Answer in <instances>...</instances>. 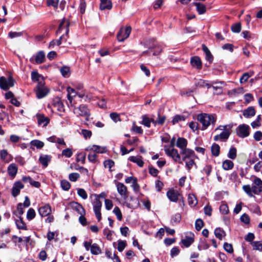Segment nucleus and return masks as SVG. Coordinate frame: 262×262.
<instances>
[{"mask_svg": "<svg viewBox=\"0 0 262 262\" xmlns=\"http://www.w3.org/2000/svg\"><path fill=\"white\" fill-rule=\"evenodd\" d=\"M217 117L214 114H201L198 116V120L202 124V129H206L210 125H214Z\"/></svg>", "mask_w": 262, "mask_h": 262, "instance_id": "nucleus-1", "label": "nucleus"}, {"mask_svg": "<svg viewBox=\"0 0 262 262\" xmlns=\"http://www.w3.org/2000/svg\"><path fill=\"white\" fill-rule=\"evenodd\" d=\"M73 113L77 116L84 117L86 121H89L90 120L91 116L90 111L85 105H80L78 107H74Z\"/></svg>", "mask_w": 262, "mask_h": 262, "instance_id": "nucleus-2", "label": "nucleus"}, {"mask_svg": "<svg viewBox=\"0 0 262 262\" xmlns=\"http://www.w3.org/2000/svg\"><path fill=\"white\" fill-rule=\"evenodd\" d=\"M164 150L166 154L169 157H171L176 162L182 164L181 157V155L180 152L179 153L177 149L173 148H170L165 147Z\"/></svg>", "mask_w": 262, "mask_h": 262, "instance_id": "nucleus-3", "label": "nucleus"}, {"mask_svg": "<svg viewBox=\"0 0 262 262\" xmlns=\"http://www.w3.org/2000/svg\"><path fill=\"white\" fill-rule=\"evenodd\" d=\"M14 85V80L11 76L6 78L4 77L0 78V87L4 90H7Z\"/></svg>", "mask_w": 262, "mask_h": 262, "instance_id": "nucleus-4", "label": "nucleus"}, {"mask_svg": "<svg viewBox=\"0 0 262 262\" xmlns=\"http://www.w3.org/2000/svg\"><path fill=\"white\" fill-rule=\"evenodd\" d=\"M36 97L38 99L45 97L48 93V89L44 86V82L40 81L38 83L35 91Z\"/></svg>", "mask_w": 262, "mask_h": 262, "instance_id": "nucleus-5", "label": "nucleus"}, {"mask_svg": "<svg viewBox=\"0 0 262 262\" xmlns=\"http://www.w3.org/2000/svg\"><path fill=\"white\" fill-rule=\"evenodd\" d=\"M236 133L241 138L247 137L250 134V127L245 124L239 125L236 128Z\"/></svg>", "mask_w": 262, "mask_h": 262, "instance_id": "nucleus-6", "label": "nucleus"}, {"mask_svg": "<svg viewBox=\"0 0 262 262\" xmlns=\"http://www.w3.org/2000/svg\"><path fill=\"white\" fill-rule=\"evenodd\" d=\"M180 154L182 156V162H186L192 159H195L196 156L193 150L190 149H184L180 151Z\"/></svg>", "mask_w": 262, "mask_h": 262, "instance_id": "nucleus-7", "label": "nucleus"}, {"mask_svg": "<svg viewBox=\"0 0 262 262\" xmlns=\"http://www.w3.org/2000/svg\"><path fill=\"white\" fill-rule=\"evenodd\" d=\"M130 32V27H127L126 28H121L117 34V39L118 41H123L129 36Z\"/></svg>", "mask_w": 262, "mask_h": 262, "instance_id": "nucleus-8", "label": "nucleus"}, {"mask_svg": "<svg viewBox=\"0 0 262 262\" xmlns=\"http://www.w3.org/2000/svg\"><path fill=\"white\" fill-rule=\"evenodd\" d=\"M85 150L87 151H90L96 154L98 153L102 154L106 152L105 147H101L96 145H90L85 149Z\"/></svg>", "mask_w": 262, "mask_h": 262, "instance_id": "nucleus-9", "label": "nucleus"}, {"mask_svg": "<svg viewBox=\"0 0 262 262\" xmlns=\"http://www.w3.org/2000/svg\"><path fill=\"white\" fill-rule=\"evenodd\" d=\"M101 207H102L101 202L99 200L96 199L94 204L93 210H94L95 215H96L97 219H98V221H100L101 219Z\"/></svg>", "mask_w": 262, "mask_h": 262, "instance_id": "nucleus-10", "label": "nucleus"}, {"mask_svg": "<svg viewBox=\"0 0 262 262\" xmlns=\"http://www.w3.org/2000/svg\"><path fill=\"white\" fill-rule=\"evenodd\" d=\"M116 186L118 193L124 200H126L128 197L127 187L123 183L120 182L117 183Z\"/></svg>", "mask_w": 262, "mask_h": 262, "instance_id": "nucleus-11", "label": "nucleus"}, {"mask_svg": "<svg viewBox=\"0 0 262 262\" xmlns=\"http://www.w3.org/2000/svg\"><path fill=\"white\" fill-rule=\"evenodd\" d=\"M45 60V54L43 51H40L38 52L34 59L33 57L30 58V61L31 62H33L34 61H35V63L37 64H40L43 63Z\"/></svg>", "mask_w": 262, "mask_h": 262, "instance_id": "nucleus-12", "label": "nucleus"}, {"mask_svg": "<svg viewBox=\"0 0 262 262\" xmlns=\"http://www.w3.org/2000/svg\"><path fill=\"white\" fill-rule=\"evenodd\" d=\"M24 187V185L21 182L18 181L15 182L12 187V195L14 197L17 196L19 194L20 190L23 189Z\"/></svg>", "mask_w": 262, "mask_h": 262, "instance_id": "nucleus-13", "label": "nucleus"}, {"mask_svg": "<svg viewBox=\"0 0 262 262\" xmlns=\"http://www.w3.org/2000/svg\"><path fill=\"white\" fill-rule=\"evenodd\" d=\"M36 118L38 125H42L43 127L46 126L49 123V119L44 115L39 114L36 115Z\"/></svg>", "mask_w": 262, "mask_h": 262, "instance_id": "nucleus-14", "label": "nucleus"}, {"mask_svg": "<svg viewBox=\"0 0 262 262\" xmlns=\"http://www.w3.org/2000/svg\"><path fill=\"white\" fill-rule=\"evenodd\" d=\"M194 235L190 233L188 235H186L185 238L182 239L181 243L186 248L189 247L194 242Z\"/></svg>", "mask_w": 262, "mask_h": 262, "instance_id": "nucleus-15", "label": "nucleus"}, {"mask_svg": "<svg viewBox=\"0 0 262 262\" xmlns=\"http://www.w3.org/2000/svg\"><path fill=\"white\" fill-rule=\"evenodd\" d=\"M70 206L74 210L80 215L85 214V211L83 207L79 203L75 202L71 203Z\"/></svg>", "mask_w": 262, "mask_h": 262, "instance_id": "nucleus-16", "label": "nucleus"}, {"mask_svg": "<svg viewBox=\"0 0 262 262\" xmlns=\"http://www.w3.org/2000/svg\"><path fill=\"white\" fill-rule=\"evenodd\" d=\"M230 135L229 130L223 131L219 135H217L214 137V140L215 141L221 140L222 141H226Z\"/></svg>", "mask_w": 262, "mask_h": 262, "instance_id": "nucleus-17", "label": "nucleus"}, {"mask_svg": "<svg viewBox=\"0 0 262 262\" xmlns=\"http://www.w3.org/2000/svg\"><path fill=\"white\" fill-rule=\"evenodd\" d=\"M38 212L42 216H46L51 213V208L49 204H46L43 206L39 208Z\"/></svg>", "mask_w": 262, "mask_h": 262, "instance_id": "nucleus-18", "label": "nucleus"}, {"mask_svg": "<svg viewBox=\"0 0 262 262\" xmlns=\"http://www.w3.org/2000/svg\"><path fill=\"white\" fill-rule=\"evenodd\" d=\"M187 141L186 139L182 137H179L178 138L176 142V146L181 149V150L184 149H188L187 148Z\"/></svg>", "mask_w": 262, "mask_h": 262, "instance_id": "nucleus-19", "label": "nucleus"}, {"mask_svg": "<svg viewBox=\"0 0 262 262\" xmlns=\"http://www.w3.org/2000/svg\"><path fill=\"white\" fill-rule=\"evenodd\" d=\"M167 196L171 201L176 202L178 200L180 194L177 191L170 190L167 192Z\"/></svg>", "mask_w": 262, "mask_h": 262, "instance_id": "nucleus-20", "label": "nucleus"}, {"mask_svg": "<svg viewBox=\"0 0 262 262\" xmlns=\"http://www.w3.org/2000/svg\"><path fill=\"white\" fill-rule=\"evenodd\" d=\"M190 63L192 67H195L197 69L200 70L202 67L201 59L198 56L192 57L190 59Z\"/></svg>", "mask_w": 262, "mask_h": 262, "instance_id": "nucleus-21", "label": "nucleus"}, {"mask_svg": "<svg viewBox=\"0 0 262 262\" xmlns=\"http://www.w3.org/2000/svg\"><path fill=\"white\" fill-rule=\"evenodd\" d=\"M51 160V156L46 155H41L39 158V161L44 167L48 166V164L50 162Z\"/></svg>", "mask_w": 262, "mask_h": 262, "instance_id": "nucleus-22", "label": "nucleus"}, {"mask_svg": "<svg viewBox=\"0 0 262 262\" xmlns=\"http://www.w3.org/2000/svg\"><path fill=\"white\" fill-rule=\"evenodd\" d=\"M54 108L59 112H64V107L63 104L59 99H57L53 102Z\"/></svg>", "mask_w": 262, "mask_h": 262, "instance_id": "nucleus-23", "label": "nucleus"}, {"mask_svg": "<svg viewBox=\"0 0 262 262\" xmlns=\"http://www.w3.org/2000/svg\"><path fill=\"white\" fill-rule=\"evenodd\" d=\"M243 116L246 118H250L255 115V110L253 106H250L243 111Z\"/></svg>", "mask_w": 262, "mask_h": 262, "instance_id": "nucleus-24", "label": "nucleus"}, {"mask_svg": "<svg viewBox=\"0 0 262 262\" xmlns=\"http://www.w3.org/2000/svg\"><path fill=\"white\" fill-rule=\"evenodd\" d=\"M17 167L14 163H12L8 167V172L10 176L14 177L17 172Z\"/></svg>", "mask_w": 262, "mask_h": 262, "instance_id": "nucleus-25", "label": "nucleus"}, {"mask_svg": "<svg viewBox=\"0 0 262 262\" xmlns=\"http://www.w3.org/2000/svg\"><path fill=\"white\" fill-rule=\"evenodd\" d=\"M100 9L101 10H110L112 8V3L109 0H100Z\"/></svg>", "mask_w": 262, "mask_h": 262, "instance_id": "nucleus-26", "label": "nucleus"}, {"mask_svg": "<svg viewBox=\"0 0 262 262\" xmlns=\"http://www.w3.org/2000/svg\"><path fill=\"white\" fill-rule=\"evenodd\" d=\"M67 91L68 92V99L70 103L72 104L73 98L77 95V93L74 89L70 86L67 88Z\"/></svg>", "mask_w": 262, "mask_h": 262, "instance_id": "nucleus-27", "label": "nucleus"}, {"mask_svg": "<svg viewBox=\"0 0 262 262\" xmlns=\"http://www.w3.org/2000/svg\"><path fill=\"white\" fill-rule=\"evenodd\" d=\"M0 156L2 159L6 162H9L12 160V156L9 155L7 150L3 149L0 151Z\"/></svg>", "mask_w": 262, "mask_h": 262, "instance_id": "nucleus-28", "label": "nucleus"}, {"mask_svg": "<svg viewBox=\"0 0 262 262\" xmlns=\"http://www.w3.org/2000/svg\"><path fill=\"white\" fill-rule=\"evenodd\" d=\"M202 49L206 55V59L209 62V63H211L212 62L213 57L212 55L211 52H210L209 50L208 49V48L205 46L204 45H203L202 46Z\"/></svg>", "mask_w": 262, "mask_h": 262, "instance_id": "nucleus-29", "label": "nucleus"}, {"mask_svg": "<svg viewBox=\"0 0 262 262\" xmlns=\"http://www.w3.org/2000/svg\"><path fill=\"white\" fill-rule=\"evenodd\" d=\"M193 5H194L196 8V10L199 14H204L206 11V6L200 3H193Z\"/></svg>", "mask_w": 262, "mask_h": 262, "instance_id": "nucleus-30", "label": "nucleus"}, {"mask_svg": "<svg viewBox=\"0 0 262 262\" xmlns=\"http://www.w3.org/2000/svg\"><path fill=\"white\" fill-rule=\"evenodd\" d=\"M31 78L33 81L38 82V83L40 81L44 82L43 77L39 75L36 71L32 72Z\"/></svg>", "mask_w": 262, "mask_h": 262, "instance_id": "nucleus-31", "label": "nucleus"}, {"mask_svg": "<svg viewBox=\"0 0 262 262\" xmlns=\"http://www.w3.org/2000/svg\"><path fill=\"white\" fill-rule=\"evenodd\" d=\"M214 234L215 237L220 240H222L226 235L225 232L220 228H217L214 230Z\"/></svg>", "mask_w": 262, "mask_h": 262, "instance_id": "nucleus-32", "label": "nucleus"}, {"mask_svg": "<svg viewBox=\"0 0 262 262\" xmlns=\"http://www.w3.org/2000/svg\"><path fill=\"white\" fill-rule=\"evenodd\" d=\"M129 161L137 163V164L140 167H143L144 162L141 159V157L132 156L129 158Z\"/></svg>", "mask_w": 262, "mask_h": 262, "instance_id": "nucleus-33", "label": "nucleus"}, {"mask_svg": "<svg viewBox=\"0 0 262 262\" xmlns=\"http://www.w3.org/2000/svg\"><path fill=\"white\" fill-rule=\"evenodd\" d=\"M60 73L62 76L65 78L69 77L71 75L70 68L67 66H63L60 69Z\"/></svg>", "mask_w": 262, "mask_h": 262, "instance_id": "nucleus-34", "label": "nucleus"}, {"mask_svg": "<svg viewBox=\"0 0 262 262\" xmlns=\"http://www.w3.org/2000/svg\"><path fill=\"white\" fill-rule=\"evenodd\" d=\"M234 166V163L232 161L229 160H226L223 163L222 167L225 170H230Z\"/></svg>", "mask_w": 262, "mask_h": 262, "instance_id": "nucleus-35", "label": "nucleus"}, {"mask_svg": "<svg viewBox=\"0 0 262 262\" xmlns=\"http://www.w3.org/2000/svg\"><path fill=\"white\" fill-rule=\"evenodd\" d=\"M154 49L152 55L154 56L160 54L162 51V48L160 45H155L154 47H149V50L151 51Z\"/></svg>", "mask_w": 262, "mask_h": 262, "instance_id": "nucleus-36", "label": "nucleus"}, {"mask_svg": "<svg viewBox=\"0 0 262 262\" xmlns=\"http://www.w3.org/2000/svg\"><path fill=\"white\" fill-rule=\"evenodd\" d=\"M15 224L19 229L27 230V226L21 217H19V219L15 221Z\"/></svg>", "mask_w": 262, "mask_h": 262, "instance_id": "nucleus-37", "label": "nucleus"}, {"mask_svg": "<svg viewBox=\"0 0 262 262\" xmlns=\"http://www.w3.org/2000/svg\"><path fill=\"white\" fill-rule=\"evenodd\" d=\"M188 203L191 206H195L198 204V201L195 196L192 194H189L188 196Z\"/></svg>", "mask_w": 262, "mask_h": 262, "instance_id": "nucleus-38", "label": "nucleus"}, {"mask_svg": "<svg viewBox=\"0 0 262 262\" xmlns=\"http://www.w3.org/2000/svg\"><path fill=\"white\" fill-rule=\"evenodd\" d=\"M91 252L92 254L98 255L101 253V249L97 244H93L91 246Z\"/></svg>", "mask_w": 262, "mask_h": 262, "instance_id": "nucleus-39", "label": "nucleus"}, {"mask_svg": "<svg viewBox=\"0 0 262 262\" xmlns=\"http://www.w3.org/2000/svg\"><path fill=\"white\" fill-rule=\"evenodd\" d=\"M195 85L196 87H207L208 89L210 88L211 87V85L209 84L206 81L202 80V79H199V80L196 81L195 83Z\"/></svg>", "mask_w": 262, "mask_h": 262, "instance_id": "nucleus-40", "label": "nucleus"}, {"mask_svg": "<svg viewBox=\"0 0 262 262\" xmlns=\"http://www.w3.org/2000/svg\"><path fill=\"white\" fill-rule=\"evenodd\" d=\"M152 120L154 119H150L146 115H144L142 116L141 124L147 127H149L150 126V123L152 122Z\"/></svg>", "mask_w": 262, "mask_h": 262, "instance_id": "nucleus-41", "label": "nucleus"}, {"mask_svg": "<svg viewBox=\"0 0 262 262\" xmlns=\"http://www.w3.org/2000/svg\"><path fill=\"white\" fill-rule=\"evenodd\" d=\"M166 120L165 116H160L158 115V119L156 120H152V123L156 125V124L162 125Z\"/></svg>", "mask_w": 262, "mask_h": 262, "instance_id": "nucleus-42", "label": "nucleus"}, {"mask_svg": "<svg viewBox=\"0 0 262 262\" xmlns=\"http://www.w3.org/2000/svg\"><path fill=\"white\" fill-rule=\"evenodd\" d=\"M220 151V147L217 144H213L211 146V152L212 154L215 157L219 155Z\"/></svg>", "mask_w": 262, "mask_h": 262, "instance_id": "nucleus-43", "label": "nucleus"}, {"mask_svg": "<svg viewBox=\"0 0 262 262\" xmlns=\"http://www.w3.org/2000/svg\"><path fill=\"white\" fill-rule=\"evenodd\" d=\"M254 250H258L262 252V242L260 241H255L251 243Z\"/></svg>", "mask_w": 262, "mask_h": 262, "instance_id": "nucleus-44", "label": "nucleus"}, {"mask_svg": "<svg viewBox=\"0 0 262 262\" xmlns=\"http://www.w3.org/2000/svg\"><path fill=\"white\" fill-rule=\"evenodd\" d=\"M195 159H192L190 160H188L186 162H185V167L188 170V171H190V169L192 168V167L193 166H196V164L194 162Z\"/></svg>", "mask_w": 262, "mask_h": 262, "instance_id": "nucleus-45", "label": "nucleus"}, {"mask_svg": "<svg viewBox=\"0 0 262 262\" xmlns=\"http://www.w3.org/2000/svg\"><path fill=\"white\" fill-rule=\"evenodd\" d=\"M60 185L62 189L65 191L68 190L71 187L70 183L66 180H63L61 181Z\"/></svg>", "mask_w": 262, "mask_h": 262, "instance_id": "nucleus-46", "label": "nucleus"}, {"mask_svg": "<svg viewBox=\"0 0 262 262\" xmlns=\"http://www.w3.org/2000/svg\"><path fill=\"white\" fill-rule=\"evenodd\" d=\"M32 146H35L37 148H41L44 146V143L40 140H34L31 142Z\"/></svg>", "mask_w": 262, "mask_h": 262, "instance_id": "nucleus-47", "label": "nucleus"}, {"mask_svg": "<svg viewBox=\"0 0 262 262\" xmlns=\"http://www.w3.org/2000/svg\"><path fill=\"white\" fill-rule=\"evenodd\" d=\"M228 157L231 159H235L236 157V149L235 147H231L228 154Z\"/></svg>", "mask_w": 262, "mask_h": 262, "instance_id": "nucleus-48", "label": "nucleus"}, {"mask_svg": "<svg viewBox=\"0 0 262 262\" xmlns=\"http://www.w3.org/2000/svg\"><path fill=\"white\" fill-rule=\"evenodd\" d=\"M231 29L234 33L240 32L241 31V24L240 23H238L232 25Z\"/></svg>", "mask_w": 262, "mask_h": 262, "instance_id": "nucleus-49", "label": "nucleus"}, {"mask_svg": "<svg viewBox=\"0 0 262 262\" xmlns=\"http://www.w3.org/2000/svg\"><path fill=\"white\" fill-rule=\"evenodd\" d=\"M115 163L112 160H105L103 162L105 168H108L110 171H112L111 168L114 166Z\"/></svg>", "mask_w": 262, "mask_h": 262, "instance_id": "nucleus-50", "label": "nucleus"}, {"mask_svg": "<svg viewBox=\"0 0 262 262\" xmlns=\"http://www.w3.org/2000/svg\"><path fill=\"white\" fill-rule=\"evenodd\" d=\"M36 213L33 208H30L27 213V218L28 220H31L35 216Z\"/></svg>", "mask_w": 262, "mask_h": 262, "instance_id": "nucleus-51", "label": "nucleus"}, {"mask_svg": "<svg viewBox=\"0 0 262 262\" xmlns=\"http://www.w3.org/2000/svg\"><path fill=\"white\" fill-rule=\"evenodd\" d=\"M243 189L250 197L253 196L251 187L249 185H244Z\"/></svg>", "mask_w": 262, "mask_h": 262, "instance_id": "nucleus-52", "label": "nucleus"}, {"mask_svg": "<svg viewBox=\"0 0 262 262\" xmlns=\"http://www.w3.org/2000/svg\"><path fill=\"white\" fill-rule=\"evenodd\" d=\"M220 212L223 214H227L229 213V208L227 204H223L220 207Z\"/></svg>", "mask_w": 262, "mask_h": 262, "instance_id": "nucleus-53", "label": "nucleus"}, {"mask_svg": "<svg viewBox=\"0 0 262 262\" xmlns=\"http://www.w3.org/2000/svg\"><path fill=\"white\" fill-rule=\"evenodd\" d=\"M252 75L253 72H251L250 74L249 73H245L240 78V82L241 83L245 82L248 80L250 77L252 76Z\"/></svg>", "mask_w": 262, "mask_h": 262, "instance_id": "nucleus-54", "label": "nucleus"}, {"mask_svg": "<svg viewBox=\"0 0 262 262\" xmlns=\"http://www.w3.org/2000/svg\"><path fill=\"white\" fill-rule=\"evenodd\" d=\"M114 213L117 216V219L119 221H121L122 219V215L120 208L116 206L113 210Z\"/></svg>", "mask_w": 262, "mask_h": 262, "instance_id": "nucleus-55", "label": "nucleus"}, {"mask_svg": "<svg viewBox=\"0 0 262 262\" xmlns=\"http://www.w3.org/2000/svg\"><path fill=\"white\" fill-rule=\"evenodd\" d=\"M59 0H47V3L48 6H52L54 9H56L58 7Z\"/></svg>", "mask_w": 262, "mask_h": 262, "instance_id": "nucleus-56", "label": "nucleus"}, {"mask_svg": "<svg viewBox=\"0 0 262 262\" xmlns=\"http://www.w3.org/2000/svg\"><path fill=\"white\" fill-rule=\"evenodd\" d=\"M224 250L229 253H232L233 252V249L232 245L230 244H228V243H225L224 244Z\"/></svg>", "mask_w": 262, "mask_h": 262, "instance_id": "nucleus-57", "label": "nucleus"}, {"mask_svg": "<svg viewBox=\"0 0 262 262\" xmlns=\"http://www.w3.org/2000/svg\"><path fill=\"white\" fill-rule=\"evenodd\" d=\"M204 226L203 221L200 219H197L195 221V227L197 231H200Z\"/></svg>", "mask_w": 262, "mask_h": 262, "instance_id": "nucleus-58", "label": "nucleus"}, {"mask_svg": "<svg viewBox=\"0 0 262 262\" xmlns=\"http://www.w3.org/2000/svg\"><path fill=\"white\" fill-rule=\"evenodd\" d=\"M97 155L95 153H93L90 151L88 155V158L90 162L95 163L97 161Z\"/></svg>", "mask_w": 262, "mask_h": 262, "instance_id": "nucleus-59", "label": "nucleus"}, {"mask_svg": "<svg viewBox=\"0 0 262 262\" xmlns=\"http://www.w3.org/2000/svg\"><path fill=\"white\" fill-rule=\"evenodd\" d=\"M126 246L125 241H119L118 244L117 249L119 252H122L125 249Z\"/></svg>", "mask_w": 262, "mask_h": 262, "instance_id": "nucleus-60", "label": "nucleus"}, {"mask_svg": "<svg viewBox=\"0 0 262 262\" xmlns=\"http://www.w3.org/2000/svg\"><path fill=\"white\" fill-rule=\"evenodd\" d=\"M62 155L67 158H70L73 155V151L71 148H66L62 150Z\"/></svg>", "mask_w": 262, "mask_h": 262, "instance_id": "nucleus-61", "label": "nucleus"}, {"mask_svg": "<svg viewBox=\"0 0 262 262\" xmlns=\"http://www.w3.org/2000/svg\"><path fill=\"white\" fill-rule=\"evenodd\" d=\"M78 194L83 199H86L88 198L87 194L84 189L82 188H79L77 189Z\"/></svg>", "mask_w": 262, "mask_h": 262, "instance_id": "nucleus-62", "label": "nucleus"}, {"mask_svg": "<svg viewBox=\"0 0 262 262\" xmlns=\"http://www.w3.org/2000/svg\"><path fill=\"white\" fill-rule=\"evenodd\" d=\"M185 117L182 115H176L174 117L172 122L173 124H175L176 123H178L181 121H184Z\"/></svg>", "mask_w": 262, "mask_h": 262, "instance_id": "nucleus-63", "label": "nucleus"}, {"mask_svg": "<svg viewBox=\"0 0 262 262\" xmlns=\"http://www.w3.org/2000/svg\"><path fill=\"white\" fill-rule=\"evenodd\" d=\"M241 221L245 224H248L250 223V217L249 215L246 213L243 214L241 216Z\"/></svg>", "mask_w": 262, "mask_h": 262, "instance_id": "nucleus-64", "label": "nucleus"}]
</instances>
